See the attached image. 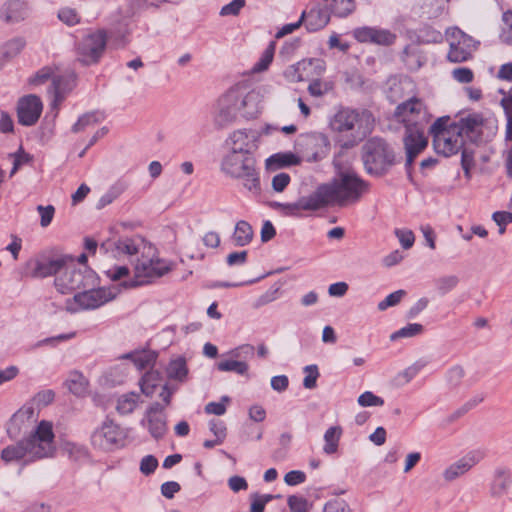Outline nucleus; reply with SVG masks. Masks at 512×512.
<instances>
[{"mask_svg":"<svg viewBox=\"0 0 512 512\" xmlns=\"http://www.w3.org/2000/svg\"><path fill=\"white\" fill-rule=\"evenodd\" d=\"M230 402L228 396H223L220 402H210L205 406V412L207 414H213L217 416L224 415L227 409V404Z\"/></svg>","mask_w":512,"mask_h":512,"instance_id":"obj_58","label":"nucleus"},{"mask_svg":"<svg viewBox=\"0 0 512 512\" xmlns=\"http://www.w3.org/2000/svg\"><path fill=\"white\" fill-rule=\"evenodd\" d=\"M218 105H228L247 119H255L260 111L258 109V95L254 91H248L245 84L237 83L231 86L218 100Z\"/></svg>","mask_w":512,"mask_h":512,"instance_id":"obj_8","label":"nucleus"},{"mask_svg":"<svg viewBox=\"0 0 512 512\" xmlns=\"http://www.w3.org/2000/svg\"><path fill=\"white\" fill-rule=\"evenodd\" d=\"M108 46V31L105 28L88 29L78 41L74 50L76 61L83 67L98 65Z\"/></svg>","mask_w":512,"mask_h":512,"instance_id":"obj_7","label":"nucleus"},{"mask_svg":"<svg viewBox=\"0 0 512 512\" xmlns=\"http://www.w3.org/2000/svg\"><path fill=\"white\" fill-rule=\"evenodd\" d=\"M329 12L337 18H345L356 9L355 0H321Z\"/></svg>","mask_w":512,"mask_h":512,"instance_id":"obj_29","label":"nucleus"},{"mask_svg":"<svg viewBox=\"0 0 512 512\" xmlns=\"http://www.w3.org/2000/svg\"><path fill=\"white\" fill-rule=\"evenodd\" d=\"M357 402L362 407H379L384 405V400L371 391L362 393L358 397Z\"/></svg>","mask_w":512,"mask_h":512,"instance_id":"obj_56","label":"nucleus"},{"mask_svg":"<svg viewBox=\"0 0 512 512\" xmlns=\"http://www.w3.org/2000/svg\"><path fill=\"white\" fill-rule=\"evenodd\" d=\"M217 369L223 372H235L244 375L248 371V365L242 361L226 359L217 363Z\"/></svg>","mask_w":512,"mask_h":512,"instance_id":"obj_46","label":"nucleus"},{"mask_svg":"<svg viewBox=\"0 0 512 512\" xmlns=\"http://www.w3.org/2000/svg\"><path fill=\"white\" fill-rule=\"evenodd\" d=\"M330 128L338 133L349 132L347 139L338 137L335 142L343 149H350L358 145L375 126V117L368 109H354L341 107L331 118Z\"/></svg>","mask_w":512,"mask_h":512,"instance_id":"obj_3","label":"nucleus"},{"mask_svg":"<svg viewBox=\"0 0 512 512\" xmlns=\"http://www.w3.org/2000/svg\"><path fill=\"white\" fill-rule=\"evenodd\" d=\"M221 171L226 176L239 180L243 187L255 196H260V168L257 166L255 155L229 151L221 161Z\"/></svg>","mask_w":512,"mask_h":512,"instance_id":"obj_4","label":"nucleus"},{"mask_svg":"<svg viewBox=\"0 0 512 512\" xmlns=\"http://www.w3.org/2000/svg\"><path fill=\"white\" fill-rule=\"evenodd\" d=\"M456 128L449 115L438 117L429 127V134L432 136V143L435 152H439L441 146V136L445 134H455Z\"/></svg>","mask_w":512,"mask_h":512,"instance_id":"obj_24","label":"nucleus"},{"mask_svg":"<svg viewBox=\"0 0 512 512\" xmlns=\"http://www.w3.org/2000/svg\"><path fill=\"white\" fill-rule=\"evenodd\" d=\"M129 30L127 25H124L120 29H113L108 33V39L113 41L116 48H125L129 43L128 40Z\"/></svg>","mask_w":512,"mask_h":512,"instance_id":"obj_49","label":"nucleus"},{"mask_svg":"<svg viewBox=\"0 0 512 512\" xmlns=\"http://www.w3.org/2000/svg\"><path fill=\"white\" fill-rule=\"evenodd\" d=\"M26 40L22 36L13 37L0 45V66L3 67L18 56L26 47Z\"/></svg>","mask_w":512,"mask_h":512,"instance_id":"obj_26","label":"nucleus"},{"mask_svg":"<svg viewBox=\"0 0 512 512\" xmlns=\"http://www.w3.org/2000/svg\"><path fill=\"white\" fill-rule=\"evenodd\" d=\"M238 112L239 111L228 105H219V111L214 118L216 128L222 129L233 123L237 118Z\"/></svg>","mask_w":512,"mask_h":512,"instance_id":"obj_42","label":"nucleus"},{"mask_svg":"<svg viewBox=\"0 0 512 512\" xmlns=\"http://www.w3.org/2000/svg\"><path fill=\"white\" fill-rule=\"evenodd\" d=\"M316 200V190L311 193L307 197L300 198L297 202L294 203H280L277 201H272L269 203V206L272 208H280L281 212L284 215H298L302 211H314L318 210L322 207L321 203H318Z\"/></svg>","mask_w":512,"mask_h":512,"instance_id":"obj_18","label":"nucleus"},{"mask_svg":"<svg viewBox=\"0 0 512 512\" xmlns=\"http://www.w3.org/2000/svg\"><path fill=\"white\" fill-rule=\"evenodd\" d=\"M466 145V141L457 137L455 134H448V136H441V146L439 147V155L444 157H450L460 152V149Z\"/></svg>","mask_w":512,"mask_h":512,"instance_id":"obj_30","label":"nucleus"},{"mask_svg":"<svg viewBox=\"0 0 512 512\" xmlns=\"http://www.w3.org/2000/svg\"><path fill=\"white\" fill-rule=\"evenodd\" d=\"M43 111L41 98L36 94H28L20 97L16 105L18 123L25 127L35 125Z\"/></svg>","mask_w":512,"mask_h":512,"instance_id":"obj_14","label":"nucleus"},{"mask_svg":"<svg viewBox=\"0 0 512 512\" xmlns=\"http://www.w3.org/2000/svg\"><path fill=\"white\" fill-rule=\"evenodd\" d=\"M28 0H6L0 8V19L6 24H15L26 20L30 14Z\"/></svg>","mask_w":512,"mask_h":512,"instance_id":"obj_17","label":"nucleus"},{"mask_svg":"<svg viewBox=\"0 0 512 512\" xmlns=\"http://www.w3.org/2000/svg\"><path fill=\"white\" fill-rule=\"evenodd\" d=\"M463 41H451L449 44V51L447 54V60L451 63H462L473 58L470 50L461 46Z\"/></svg>","mask_w":512,"mask_h":512,"instance_id":"obj_34","label":"nucleus"},{"mask_svg":"<svg viewBox=\"0 0 512 512\" xmlns=\"http://www.w3.org/2000/svg\"><path fill=\"white\" fill-rule=\"evenodd\" d=\"M98 111H90L80 115L77 121L72 125L71 132L79 133L85 131L89 127H93L101 122Z\"/></svg>","mask_w":512,"mask_h":512,"instance_id":"obj_41","label":"nucleus"},{"mask_svg":"<svg viewBox=\"0 0 512 512\" xmlns=\"http://www.w3.org/2000/svg\"><path fill=\"white\" fill-rule=\"evenodd\" d=\"M1 460L5 464L25 459L28 462V451L23 440H20L16 444L9 445L1 451Z\"/></svg>","mask_w":512,"mask_h":512,"instance_id":"obj_31","label":"nucleus"},{"mask_svg":"<svg viewBox=\"0 0 512 512\" xmlns=\"http://www.w3.org/2000/svg\"><path fill=\"white\" fill-rule=\"evenodd\" d=\"M311 66V79L320 78L326 70V62L321 58H306L302 59L300 66Z\"/></svg>","mask_w":512,"mask_h":512,"instance_id":"obj_52","label":"nucleus"},{"mask_svg":"<svg viewBox=\"0 0 512 512\" xmlns=\"http://www.w3.org/2000/svg\"><path fill=\"white\" fill-rule=\"evenodd\" d=\"M251 505L250 512H264L265 506L268 502L273 499V495L271 494H251Z\"/></svg>","mask_w":512,"mask_h":512,"instance_id":"obj_54","label":"nucleus"},{"mask_svg":"<svg viewBox=\"0 0 512 512\" xmlns=\"http://www.w3.org/2000/svg\"><path fill=\"white\" fill-rule=\"evenodd\" d=\"M66 262V258L61 257L39 259L36 262L34 274L37 277L41 278L54 275L58 273L61 269H64Z\"/></svg>","mask_w":512,"mask_h":512,"instance_id":"obj_27","label":"nucleus"},{"mask_svg":"<svg viewBox=\"0 0 512 512\" xmlns=\"http://www.w3.org/2000/svg\"><path fill=\"white\" fill-rule=\"evenodd\" d=\"M138 399L139 395L137 393L123 394L117 399L116 410L122 415L130 414L136 408Z\"/></svg>","mask_w":512,"mask_h":512,"instance_id":"obj_43","label":"nucleus"},{"mask_svg":"<svg viewBox=\"0 0 512 512\" xmlns=\"http://www.w3.org/2000/svg\"><path fill=\"white\" fill-rule=\"evenodd\" d=\"M53 77V69L50 66H44L29 77L28 83L30 85H41L49 79H53Z\"/></svg>","mask_w":512,"mask_h":512,"instance_id":"obj_53","label":"nucleus"},{"mask_svg":"<svg viewBox=\"0 0 512 512\" xmlns=\"http://www.w3.org/2000/svg\"><path fill=\"white\" fill-rule=\"evenodd\" d=\"M162 384V376L158 371H149L147 372L140 381V388L144 395L151 397L156 388L161 386Z\"/></svg>","mask_w":512,"mask_h":512,"instance_id":"obj_35","label":"nucleus"},{"mask_svg":"<svg viewBox=\"0 0 512 512\" xmlns=\"http://www.w3.org/2000/svg\"><path fill=\"white\" fill-rule=\"evenodd\" d=\"M303 371L305 373L303 386L306 389H314L317 385V379L320 375L317 365H307L304 367Z\"/></svg>","mask_w":512,"mask_h":512,"instance_id":"obj_55","label":"nucleus"},{"mask_svg":"<svg viewBox=\"0 0 512 512\" xmlns=\"http://www.w3.org/2000/svg\"><path fill=\"white\" fill-rule=\"evenodd\" d=\"M254 235L252 226H235L232 240L237 246H244L250 243Z\"/></svg>","mask_w":512,"mask_h":512,"instance_id":"obj_47","label":"nucleus"},{"mask_svg":"<svg viewBox=\"0 0 512 512\" xmlns=\"http://www.w3.org/2000/svg\"><path fill=\"white\" fill-rule=\"evenodd\" d=\"M9 157L13 158V162L18 167L30 164L34 157L32 154L26 152L22 145L19 146L18 150L14 153H10Z\"/></svg>","mask_w":512,"mask_h":512,"instance_id":"obj_63","label":"nucleus"},{"mask_svg":"<svg viewBox=\"0 0 512 512\" xmlns=\"http://www.w3.org/2000/svg\"><path fill=\"white\" fill-rule=\"evenodd\" d=\"M302 60L297 63L290 65L288 69L285 71L286 78L290 79L294 82H304L311 79V66L304 65L300 66Z\"/></svg>","mask_w":512,"mask_h":512,"instance_id":"obj_40","label":"nucleus"},{"mask_svg":"<svg viewBox=\"0 0 512 512\" xmlns=\"http://www.w3.org/2000/svg\"><path fill=\"white\" fill-rule=\"evenodd\" d=\"M343 430L340 426H331L329 427L323 436L324 445H323V453L326 455H333L338 452L340 439L342 436Z\"/></svg>","mask_w":512,"mask_h":512,"instance_id":"obj_32","label":"nucleus"},{"mask_svg":"<svg viewBox=\"0 0 512 512\" xmlns=\"http://www.w3.org/2000/svg\"><path fill=\"white\" fill-rule=\"evenodd\" d=\"M323 512H351V509L344 500L333 499L325 504Z\"/></svg>","mask_w":512,"mask_h":512,"instance_id":"obj_64","label":"nucleus"},{"mask_svg":"<svg viewBox=\"0 0 512 512\" xmlns=\"http://www.w3.org/2000/svg\"><path fill=\"white\" fill-rule=\"evenodd\" d=\"M58 19L69 27H73L81 22V17L77 11L70 7L61 8L58 11Z\"/></svg>","mask_w":512,"mask_h":512,"instance_id":"obj_50","label":"nucleus"},{"mask_svg":"<svg viewBox=\"0 0 512 512\" xmlns=\"http://www.w3.org/2000/svg\"><path fill=\"white\" fill-rule=\"evenodd\" d=\"M100 248L111 251L115 257H130L134 264V280L129 286L150 283L172 271L174 264L159 257L157 248L142 238L107 240Z\"/></svg>","mask_w":512,"mask_h":512,"instance_id":"obj_1","label":"nucleus"},{"mask_svg":"<svg viewBox=\"0 0 512 512\" xmlns=\"http://www.w3.org/2000/svg\"><path fill=\"white\" fill-rule=\"evenodd\" d=\"M128 431L112 420L103 421L91 434L92 445L103 451H113L125 445Z\"/></svg>","mask_w":512,"mask_h":512,"instance_id":"obj_10","label":"nucleus"},{"mask_svg":"<svg viewBox=\"0 0 512 512\" xmlns=\"http://www.w3.org/2000/svg\"><path fill=\"white\" fill-rule=\"evenodd\" d=\"M65 386L76 396H84L89 391L88 379L77 370L71 371L65 381Z\"/></svg>","mask_w":512,"mask_h":512,"instance_id":"obj_28","label":"nucleus"},{"mask_svg":"<svg viewBox=\"0 0 512 512\" xmlns=\"http://www.w3.org/2000/svg\"><path fill=\"white\" fill-rule=\"evenodd\" d=\"M300 163V156L291 151L274 153L265 160L266 169L270 171L296 166Z\"/></svg>","mask_w":512,"mask_h":512,"instance_id":"obj_25","label":"nucleus"},{"mask_svg":"<svg viewBox=\"0 0 512 512\" xmlns=\"http://www.w3.org/2000/svg\"><path fill=\"white\" fill-rule=\"evenodd\" d=\"M463 111H459L455 117H459L458 121H453V126L456 128L455 135L464 139L467 144L480 146L484 142V133L482 127L485 123V118L480 112L469 113L462 116Z\"/></svg>","mask_w":512,"mask_h":512,"instance_id":"obj_12","label":"nucleus"},{"mask_svg":"<svg viewBox=\"0 0 512 512\" xmlns=\"http://www.w3.org/2000/svg\"><path fill=\"white\" fill-rule=\"evenodd\" d=\"M361 160L365 172L376 178L387 175L393 166L400 163L394 148L382 137L369 138L361 148Z\"/></svg>","mask_w":512,"mask_h":512,"instance_id":"obj_5","label":"nucleus"},{"mask_svg":"<svg viewBox=\"0 0 512 512\" xmlns=\"http://www.w3.org/2000/svg\"><path fill=\"white\" fill-rule=\"evenodd\" d=\"M229 140L232 142L230 151L244 153H251L255 155L258 150V136L252 134L251 136L246 129L236 130L230 136Z\"/></svg>","mask_w":512,"mask_h":512,"instance_id":"obj_19","label":"nucleus"},{"mask_svg":"<svg viewBox=\"0 0 512 512\" xmlns=\"http://www.w3.org/2000/svg\"><path fill=\"white\" fill-rule=\"evenodd\" d=\"M401 123L404 125L403 144L405 153L418 156L427 148L429 143L423 124L417 120L404 118Z\"/></svg>","mask_w":512,"mask_h":512,"instance_id":"obj_13","label":"nucleus"},{"mask_svg":"<svg viewBox=\"0 0 512 512\" xmlns=\"http://www.w3.org/2000/svg\"><path fill=\"white\" fill-rule=\"evenodd\" d=\"M484 458V453L480 450H473L465 454L456 462L449 465L443 471V477L446 481H453L464 474L471 468L478 464Z\"/></svg>","mask_w":512,"mask_h":512,"instance_id":"obj_16","label":"nucleus"},{"mask_svg":"<svg viewBox=\"0 0 512 512\" xmlns=\"http://www.w3.org/2000/svg\"><path fill=\"white\" fill-rule=\"evenodd\" d=\"M371 44L390 46L396 41V35L388 29L372 26Z\"/></svg>","mask_w":512,"mask_h":512,"instance_id":"obj_44","label":"nucleus"},{"mask_svg":"<svg viewBox=\"0 0 512 512\" xmlns=\"http://www.w3.org/2000/svg\"><path fill=\"white\" fill-rule=\"evenodd\" d=\"M141 425L146 427L150 435L158 440L167 432L166 415L164 407L159 403L152 404L146 411L145 417L141 421Z\"/></svg>","mask_w":512,"mask_h":512,"instance_id":"obj_15","label":"nucleus"},{"mask_svg":"<svg viewBox=\"0 0 512 512\" xmlns=\"http://www.w3.org/2000/svg\"><path fill=\"white\" fill-rule=\"evenodd\" d=\"M458 283H459V279L457 276L447 275V276L440 277L436 281V286H437L438 291L441 294H446L449 291L453 290L458 285Z\"/></svg>","mask_w":512,"mask_h":512,"instance_id":"obj_57","label":"nucleus"},{"mask_svg":"<svg viewBox=\"0 0 512 512\" xmlns=\"http://www.w3.org/2000/svg\"><path fill=\"white\" fill-rule=\"evenodd\" d=\"M423 331V326L418 323H410L405 327L395 331L390 335V340L395 341L400 338H411L421 334Z\"/></svg>","mask_w":512,"mask_h":512,"instance_id":"obj_48","label":"nucleus"},{"mask_svg":"<svg viewBox=\"0 0 512 512\" xmlns=\"http://www.w3.org/2000/svg\"><path fill=\"white\" fill-rule=\"evenodd\" d=\"M97 284L98 277L94 271L89 268H75L67 262L64 271L55 280V285L61 293L91 288Z\"/></svg>","mask_w":512,"mask_h":512,"instance_id":"obj_11","label":"nucleus"},{"mask_svg":"<svg viewBox=\"0 0 512 512\" xmlns=\"http://www.w3.org/2000/svg\"><path fill=\"white\" fill-rule=\"evenodd\" d=\"M421 113H423V118L427 117L426 121H428L430 115L426 111L423 100L417 96H412L396 106L394 116L401 122L403 118L409 119L408 116H419Z\"/></svg>","mask_w":512,"mask_h":512,"instance_id":"obj_22","label":"nucleus"},{"mask_svg":"<svg viewBox=\"0 0 512 512\" xmlns=\"http://www.w3.org/2000/svg\"><path fill=\"white\" fill-rule=\"evenodd\" d=\"M166 371L170 379L184 382L188 375L186 360L182 357L171 360Z\"/></svg>","mask_w":512,"mask_h":512,"instance_id":"obj_36","label":"nucleus"},{"mask_svg":"<svg viewBox=\"0 0 512 512\" xmlns=\"http://www.w3.org/2000/svg\"><path fill=\"white\" fill-rule=\"evenodd\" d=\"M511 483V476L508 471L503 469L497 470L491 484V494L495 497L504 495L507 493Z\"/></svg>","mask_w":512,"mask_h":512,"instance_id":"obj_33","label":"nucleus"},{"mask_svg":"<svg viewBox=\"0 0 512 512\" xmlns=\"http://www.w3.org/2000/svg\"><path fill=\"white\" fill-rule=\"evenodd\" d=\"M78 75L75 71H68L62 75H56L52 79L51 89L56 100H63L77 86Z\"/></svg>","mask_w":512,"mask_h":512,"instance_id":"obj_23","label":"nucleus"},{"mask_svg":"<svg viewBox=\"0 0 512 512\" xmlns=\"http://www.w3.org/2000/svg\"><path fill=\"white\" fill-rule=\"evenodd\" d=\"M409 39L417 45L438 44L443 41L442 33L428 23L408 31Z\"/></svg>","mask_w":512,"mask_h":512,"instance_id":"obj_21","label":"nucleus"},{"mask_svg":"<svg viewBox=\"0 0 512 512\" xmlns=\"http://www.w3.org/2000/svg\"><path fill=\"white\" fill-rule=\"evenodd\" d=\"M395 235L398 238L401 246L404 249H409V248H411L413 246L414 241H415V237H414L413 232L410 229H408L406 227L400 228V229H396L395 230Z\"/></svg>","mask_w":512,"mask_h":512,"instance_id":"obj_62","label":"nucleus"},{"mask_svg":"<svg viewBox=\"0 0 512 512\" xmlns=\"http://www.w3.org/2000/svg\"><path fill=\"white\" fill-rule=\"evenodd\" d=\"M28 451V462L48 459L57 451L53 423L41 420L22 439Z\"/></svg>","mask_w":512,"mask_h":512,"instance_id":"obj_6","label":"nucleus"},{"mask_svg":"<svg viewBox=\"0 0 512 512\" xmlns=\"http://www.w3.org/2000/svg\"><path fill=\"white\" fill-rule=\"evenodd\" d=\"M131 359L134 365L139 369H146L152 366L156 360V353L150 350L136 351L124 356Z\"/></svg>","mask_w":512,"mask_h":512,"instance_id":"obj_39","label":"nucleus"},{"mask_svg":"<svg viewBox=\"0 0 512 512\" xmlns=\"http://www.w3.org/2000/svg\"><path fill=\"white\" fill-rule=\"evenodd\" d=\"M308 138L315 146H320L321 150L316 151L312 154V157L309 160L320 161L322 160L330 150V140L327 135L324 133H311L308 135Z\"/></svg>","mask_w":512,"mask_h":512,"instance_id":"obj_37","label":"nucleus"},{"mask_svg":"<svg viewBox=\"0 0 512 512\" xmlns=\"http://www.w3.org/2000/svg\"><path fill=\"white\" fill-rule=\"evenodd\" d=\"M126 189L125 182L118 180L100 197L96 204L98 210L103 209L117 199Z\"/></svg>","mask_w":512,"mask_h":512,"instance_id":"obj_38","label":"nucleus"},{"mask_svg":"<svg viewBox=\"0 0 512 512\" xmlns=\"http://www.w3.org/2000/svg\"><path fill=\"white\" fill-rule=\"evenodd\" d=\"M458 230L465 240H470L473 234L480 238H485L488 235L484 226H458Z\"/></svg>","mask_w":512,"mask_h":512,"instance_id":"obj_61","label":"nucleus"},{"mask_svg":"<svg viewBox=\"0 0 512 512\" xmlns=\"http://www.w3.org/2000/svg\"><path fill=\"white\" fill-rule=\"evenodd\" d=\"M304 11L305 19L303 24L305 25L306 30L310 33L320 31L326 27L330 21V16L332 15L325 5L323 8L316 5L308 12L306 10Z\"/></svg>","mask_w":512,"mask_h":512,"instance_id":"obj_20","label":"nucleus"},{"mask_svg":"<svg viewBox=\"0 0 512 512\" xmlns=\"http://www.w3.org/2000/svg\"><path fill=\"white\" fill-rule=\"evenodd\" d=\"M276 49V42L270 41L268 46L262 52L259 60L254 64L253 71L254 72H262L269 68L271 65Z\"/></svg>","mask_w":512,"mask_h":512,"instance_id":"obj_45","label":"nucleus"},{"mask_svg":"<svg viewBox=\"0 0 512 512\" xmlns=\"http://www.w3.org/2000/svg\"><path fill=\"white\" fill-rule=\"evenodd\" d=\"M427 362L419 360L407 367L404 371L399 374V377L404 380L405 383L410 382L425 366Z\"/></svg>","mask_w":512,"mask_h":512,"instance_id":"obj_60","label":"nucleus"},{"mask_svg":"<svg viewBox=\"0 0 512 512\" xmlns=\"http://www.w3.org/2000/svg\"><path fill=\"white\" fill-rule=\"evenodd\" d=\"M76 293L71 300L67 301V309L71 312L79 310H91L112 301L119 293L117 287L98 288L94 287L82 289Z\"/></svg>","mask_w":512,"mask_h":512,"instance_id":"obj_9","label":"nucleus"},{"mask_svg":"<svg viewBox=\"0 0 512 512\" xmlns=\"http://www.w3.org/2000/svg\"><path fill=\"white\" fill-rule=\"evenodd\" d=\"M334 175L329 182L316 188V202L322 207L346 208L361 202L370 192L371 184L362 178L351 166L334 163Z\"/></svg>","mask_w":512,"mask_h":512,"instance_id":"obj_2","label":"nucleus"},{"mask_svg":"<svg viewBox=\"0 0 512 512\" xmlns=\"http://www.w3.org/2000/svg\"><path fill=\"white\" fill-rule=\"evenodd\" d=\"M402 60L411 70H418L423 62L417 53L411 48L410 45H406L402 51Z\"/></svg>","mask_w":512,"mask_h":512,"instance_id":"obj_51","label":"nucleus"},{"mask_svg":"<svg viewBox=\"0 0 512 512\" xmlns=\"http://www.w3.org/2000/svg\"><path fill=\"white\" fill-rule=\"evenodd\" d=\"M287 504L293 512H308L309 503L303 496L292 495L288 497Z\"/></svg>","mask_w":512,"mask_h":512,"instance_id":"obj_59","label":"nucleus"}]
</instances>
